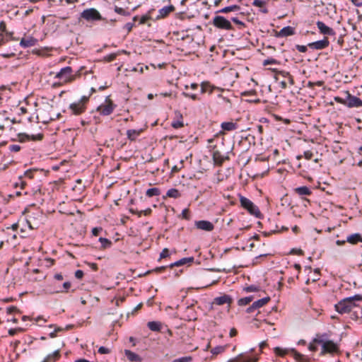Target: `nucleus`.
Segmentation results:
<instances>
[{
    "instance_id": "34",
    "label": "nucleus",
    "mask_w": 362,
    "mask_h": 362,
    "mask_svg": "<svg viewBox=\"0 0 362 362\" xmlns=\"http://www.w3.org/2000/svg\"><path fill=\"white\" fill-rule=\"evenodd\" d=\"M243 291L245 292H257L259 291V287L255 286V285H250L246 287L243 288Z\"/></svg>"
},
{
    "instance_id": "27",
    "label": "nucleus",
    "mask_w": 362,
    "mask_h": 362,
    "mask_svg": "<svg viewBox=\"0 0 362 362\" xmlns=\"http://www.w3.org/2000/svg\"><path fill=\"white\" fill-rule=\"evenodd\" d=\"M254 299L253 296H250L247 297L240 298L238 301V305L240 306H244L247 304H249L250 302H252Z\"/></svg>"
},
{
    "instance_id": "26",
    "label": "nucleus",
    "mask_w": 362,
    "mask_h": 362,
    "mask_svg": "<svg viewBox=\"0 0 362 362\" xmlns=\"http://www.w3.org/2000/svg\"><path fill=\"white\" fill-rule=\"evenodd\" d=\"M147 326L151 331L153 332H159L161 328V324L156 321L148 322Z\"/></svg>"
},
{
    "instance_id": "45",
    "label": "nucleus",
    "mask_w": 362,
    "mask_h": 362,
    "mask_svg": "<svg viewBox=\"0 0 362 362\" xmlns=\"http://www.w3.org/2000/svg\"><path fill=\"white\" fill-rule=\"evenodd\" d=\"M274 351H275L276 354L281 356H283L286 354V351L283 350L282 349H281L279 347H276L274 349Z\"/></svg>"
},
{
    "instance_id": "5",
    "label": "nucleus",
    "mask_w": 362,
    "mask_h": 362,
    "mask_svg": "<svg viewBox=\"0 0 362 362\" xmlns=\"http://www.w3.org/2000/svg\"><path fill=\"white\" fill-rule=\"evenodd\" d=\"M81 17L87 21H95L103 19L99 11L94 8L85 9L81 13Z\"/></svg>"
},
{
    "instance_id": "53",
    "label": "nucleus",
    "mask_w": 362,
    "mask_h": 362,
    "mask_svg": "<svg viewBox=\"0 0 362 362\" xmlns=\"http://www.w3.org/2000/svg\"><path fill=\"white\" fill-rule=\"evenodd\" d=\"M75 276L78 279H82L83 276V272L82 270H76L75 272Z\"/></svg>"
},
{
    "instance_id": "20",
    "label": "nucleus",
    "mask_w": 362,
    "mask_h": 362,
    "mask_svg": "<svg viewBox=\"0 0 362 362\" xmlns=\"http://www.w3.org/2000/svg\"><path fill=\"white\" fill-rule=\"evenodd\" d=\"M194 259L193 257H185V258H182L181 259L174 262L173 264H171L170 267H173L174 266L179 267V266H181V265H183L185 264H190V263H192L194 262Z\"/></svg>"
},
{
    "instance_id": "17",
    "label": "nucleus",
    "mask_w": 362,
    "mask_h": 362,
    "mask_svg": "<svg viewBox=\"0 0 362 362\" xmlns=\"http://www.w3.org/2000/svg\"><path fill=\"white\" fill-rule=\"evenodd\" d=\"M346 242L352 245L362 243V235L360 233H354L346 238Z\"/></svg>"
},
{
    "instance_id": "33",
    "label": "nucleus",
    "mask_w": 362,
    "mask_h": 362,
    "mask_svg": "<svg viewBox=\"0 0 362 362\" xmlns=\"http://www.w3.org/2000/svg\"><path fill=\"white\" fill-rule=\"evenodd\" d=\"M257 359H254L252 358H247L245 359H243L241 358V356H238V357L235 358L234 359H232L230 361V362H256Z\"/></svg>"
},
{
    "instance_id": "11",
    "label": "nucleus",
    "mask_w": 362,
    "mask_h": 362,
    "mask_svg": "<svg viewBox=\"0 0 362 362\" xmlns=\"http://www.w3.org/2000/svg\"><path fill=\"white\" fill-rule=\"evenodd\" d=\"M316 25L321 34L331 36L335 35L334 30L332 28L326 25L323 22L319 21L316 23Z\"/></svg>"
},
{
    "instance_id": "52",
    "label": "nucleus",
    "mask_w": 362,
    "mask_h": 362,
    "mask_svg": "<svg viewBox=\"0 0 362 362\" xmlns=\"http://www.w3.org/2000/svg\"><path fill=\"white\" fill-rule=\"evenodd\" d=\"M315 344L316 343L313 342V341L311 343H310L308 346V349L310 351H316L317 350V347L315 346Z\"/></svg>"
},
{
    "instance_id": "62",
    "label": "nucleus",
    "mask_w": 362,
    "mask_h": 362,
    "mask_svg": "<svg viewBox=\"0 0 362 362\" xmlns=\"http://www.w3.org/2000/svg\"><path fill=\"white\" fill-rule=\"evenodd\" d=\"M291 253L292 254H298L299 255H301L303 254V252L301 250H296V249H292L291 251Z\"/></svg>"
},
{
    "instance_id": "48",
    "label": "nucleus",
    "mask_w": 362,
    "mask_h": 362,
    "mask_svg": "<svg viewBox=\"0 0 362 362\" xmlns=\"http://www.w3.org/2000/svg\"><path fill=\"white\" fill-rule=\"evenodd\" d=\"M296 49L300 52H305L307 51V46L297 45Z\"/></svg>"
},
{
    "instance_id": "19",
    "label": "nucleus",
    "mask_w": 362,
    "mask_h": 362,
    "mask_svg": "<svg viewBox=\"0 0 362 362\" xmlns=\"http://www.w3.org/2000/svg\"><path fill=\"white\" fill-rule=\"evenodd\" d=\"M223 131H233L238 128V124L233 122H224L221 125Z\"/></svg>"
},
{
    "instance_id": "61",
    "label": "nucleus",
    "mask_w": 362,
    "mask_h": 362,
    "mask_svg": "<svg viewBox=\"0 0 362 362\" xmlns=\"http://www.w3.org/2000/svg\"><path fill=\"white\" fill-rule=\"evenodd\" d=\"M117 54H110V55L107 56V60L108 62L113 61L116 58Z\"/></svg>"
},
{
    "instance_id": "37",
    "label": "nucleus",
    "mask_w": 362,
    "mask_h": 362,
    "mask_svg": "<svg viewBox=\"0 0 362 362\" xmlns=\"http://www.w3.org/2000/svg\"><path fill=\"white\" fill-rule=\"evenodd\" d=\"M126 355L127 356L128 358L132 361H135L138 358V356L136 354L130 351H126Z\"/></svg>"
},
{
    "instance_id": "4",
    "label": "nucleus",
    "mask_w": 362,
    "mask_h": 362,
    "mask_svg": "<svg viewBox=\"0 0 362 362\" xmlns=\"http://www.w3.org/2000/svg\"><path fill=\"white\" fill-rule=\"evenodd\" d=\"M240 202L241 206L244 209H247L251 215H253L257 218L260 217L261 213L258 207L256 205H255L253 202H251L249 199L243 196H240Z\"/></svg>"
},
{
    "instance_id": "46",
    "label": "nucleus",
    "mask_w": 362,
    "mask_h": 362,
    "mask_svg": "<svg viewBox=\"0 0 362 362\" xmlns=\"http://www.w3.org/2000/svg\"><path fill=\"white\" fill-rule=\"evenodd\" d=\"M98 352L101 354H106L110 352V350L105 346H100L98 349Z\"/></svg>"
},
{
    "instance_id": "56",
    "label": "nucleus",
    "mask_w": 362,
    "mask_h": 362,
    "mask_svg": "<svg viewBox=\"0 0 362 362\" xmlns=\"http://www.w3.org/2000/svg\"><path fill=\"white\" fill-rule=\"evenodd\" d=\"M129 211H130V213H132L133 214L138 215V216H139V217L141 216V215L143 214L142 210L141 211H138V210H135V209H129Z\"/></svg>"
},
{
    "instance_id": "43",
    "label": "nucleus",
    "mask_w": 362,
    "mask_h": 362,
    "mask_svg": "<svg viewBox=\"0 0 362 362\" xmlns=\"http://www.w3.org/2000/svg\"><path fill=\"white\" fill-rule=\"evenodd\" d=\"M182 95L186 97V98H192V100H197V94L195 93H186V92H183L182 93Z\"/></svg>"
},
{
    "instance_id": "39",
    "label": "nucleus",
    "mask_w": 362,
    "mask_h": 362,
    "mask_svg": "<svg viewBox=\"0 0 362 362\" xmlns=\"http://www.w3.org/2000/svg\"><path fill=\"white\" fill-rule=\"evenodd\" d=\"M192 358L191 356H185L179 358H176L173 361V362H191Z\"/></svg>"
},
{
    "instance_id": "40",
    "label": "nucleus",
    "mask_w": 362,
    "mask_h": 362,
    "mask_svg": "<svg viewBox=\"0 0 362 362\" xmlns=\"http://www.w3.org/2000/svg\"><path fill=\"white\" fill-rule=\"evenodd\" d=\"M151 18L149 13L144 15L141 17L139 23L140 24H145L146 22Z\"/></svg>"
},
{
    "instance_id": "3",
    "label": "nucleus",
    "mask_w": 362,
    "mask_h": 362,
    "mask_svg": "<svg viewBox=\"0 0 362 362\" xmlns=\"http://www.w3.org/2000/svg\"><path fill=\"white\" fill-rule=\"evenodd\" d=\"M344 97L336 96L334 100L340 104H343L349 107H362V100L354 95H352L349 91L343 93Z\"/></svg>"
},
{
    "instance_id": "18",
    "label": "nucleus",
    "mask_w": 362,
    "mask_h": 362,
    "mask_svg": "<svg viewBox=\"0 0 362 362\" xmlns=\"http://www.w3.org/2000/svg\"><path fill=\"white\" fill-rule=\"evenodd\" d=\"M142 129H129L127 131V136L131 141H135L140 136Z\"/></svg>"
},
{
    "instance_id": "59",
    "label": "nucleus",
    "mask_w": 362,
    "mask_h": 362,
    "mask_svg": "<svg viewBox=\"0 0 362 362\" xmlns=\"http://www.w3.org/2000/svg\"><path fill=\"white\" fill-rule=\"evenodd\" d=\"M0 30L2 32H6V25L4 21L0 22Z\"/></svg>"
},
{
    "instance_id": "54",
    "label": "nucleus",
    "mask_w": 362,
    "mask_h": 362,
    "mask_svg": "<svg viewBox=\"0 0 362 362\" xmlns=\"http://www.w3.org/2000/svg\"><path fill=\"white\" fill-rule=\"evenodd\" d=\"M304 156L307 160H310V159H312V158L313 156V153L310 151H305Z\"/></svg>"
},
{
    "instance_id": "38",
    "label": "nucleus",
    "mask_w": 362,
    "mask_h": 362,
    "mask_svg": "<svg viewBox=\"0 0 362 362\" xmlns=\"http://www.w3.org/2000/svg\"><path fill=\"white\" fill-rule=\"evenodd\" d=\"M279 64V62H278L277 60H276L275 59H273V58L265 59L263 62L264 66H267L269 64Z\"/></svg>"
},
{
    "instance_id": "36",
    "label": "nucleus",
    "mask_w": 362,
    "mask_h": 362,
    "mask_svg": "<svg viewBox=\"0 0 362 362\" xmlns=\"http://www.w3.org/2000/svg\"><path fill=\"white\" fill-rule=\"evenodd\" d=\"M225 351V347L223 346H218L215 348H214L211 352L214 355L219 354Z\"/></svg>"
},
{
    "instance_id": "28",
    "label": "nucleus",
    "mask_w": 362,
    "mask_h": 362,
    "mask_svg": "<svg viewBox=\"0 0 362 362\" xmlns=\"http://www.w3.org/2000/svg\"><path fill=\"white\" fill-rule=\"evenodd\" d=\"M296 192L300 195H309L311 194V191L306 186H303L296 188Z\"/></svg>"
},
{
    "instance_id": "21",
    "label": "nucleus",
    "mask_w": 362,
    "mask_h": 362,
    "mask_svg": "<svg viewBox=\"0 0 362 362\" xmlns=\"http://www.w3.org/2000/svg\"><path fill=\"white\" fill-rule=\"evenodd\" d=\"M294 34V28L291 26L283 28L279 33V36L287 37Z\"/></svg>"
},
{
    "instance_id": "50",
    "label": "nucleus",
    "mask_w": 362,
    "mask_h": 362,
    "mask_svg": "<svg viewBox=\"0 0 362 362\" xmlns=\"http://www.w3.org/2000/svg\"><path fill=\"white\" fill-rule=\"evenodd\" d=\"M189 211L188 209H185L184 210H182V216L185 219H189Z\"/></svg>"
},
{
    "instance_id": "13",
    "label": "nucleus",
    "mask_w": 362,
    "mask_h": 362,
    "mask_svg": "<svg viewBox=\"0 0 362 362\" xmlns=\"http://www.w3.org/2000/svg\"><path fill=\"white\" fill-rule=\"evenodd\" d=\"M195 226L198 229L206 230V231H211L214 226L213 223L209 221H198L195 222Z\"/></svg>"
},
{
    "instance_id": "64",
    "label": "nucleus",
    "mask_w": 362,
    "mask_h": 362,
    "mask_svg": "<svg viewBox=\"0 0 362 362\" xmlns=\"http://www.w3.org/2000/svg\"><path fill=\"white\" fill-rule=\"evenodd\" d=\"M231 20L238 25H244V23L239 21L238 18H232Z\"/></svg>"
},
{
    "instance_id": "29",
    "label": "nucleus",
    "mask_w": 362,
    "mask_h": 362,
    "mask_svg": "<svg viewBox=\"0 0 362 362\" xmlns=\"http://www.w3.org/2000/svg\"><path fill=\"white\" fill-rule=\"evenodd\" d=\"M269 69L272 71H273L274 73H275L274 78L276 80L278 79L277 78V75L278 74L282 76L284 78H288L291 75L289 72L286 71H279V70H277L276 69Z\"/></svg>"
},
{
    "instance_id": "47",
    "label": "nucleus",
    "mask_w": 362,
    "mask_h": 362,
    "mask_svg": "<svg viewBox=\"0 0 362 362\" xmlns=\"http://www.w3.org/2000/svg\"><path fill=\"white\" fill-rule=\"evenodd\" d=\"M265 4V1L263 0H254L253 5L258 6V7H262Z\"/></svg>"
},
{
    "instance_id": "55",
    "label": "nucleus",
    "mask_w": 362,
    "mask_h": 362,
    "mask_svg": "<svg viewBox=\"0 0 362 362\" xmlns=\"http://www.w3.org/2000/svg\"><path fill=\"white\" fill-rule=\"evenodd\" d=\"M18 308L16 306H10L7 308V313L11 314L16 311H18Z\"/></svg>"
},
{
    "instance_id": "44",
    "label": "nucleus",
    "mask_w": 362,
    "mask_h": 362,
    "mask_svg": "<svg viewBox=\"0 0 362 362\" xmlns=\"http://www.w3.org/2000/svg\"><path fill=\"white\" fill-rule=\"evenodd\" d=\"M170 255V252L168 248H164L160 254V258H165Z\"/></svg>"
},
{
    "instance_id": "32",
    "label": "nucleus",
    "mask_w": 362,
    "mask_h": 362,
    "mask_svg": "<svg viewBox=\"0 0 362 362\" xmlns=\"http://www.w3.org/2000/svg\"><path fill=\"white\" fill-rule=\"evenodd\" d=\"M99 241L101 243V248L103 249L110 247L112 245V242L110 240L105 238H100Z\"/></svg>"
},
{
    "instance_id": "9",
    "label": "nucleus",
    "mask_w": 362,
    "mask_h": 362,
    "mask_svg": "<svg viewBox=\"0 0 362 362\" xmlns=\"http://www.w3.org/2000/svg\"><path fill=\"white\" fill-rule=\"evenodd\" d=\"M270 300V298L269 296L261 298L258 300L255 301L251 306L248 307L246 310L247 313H252L255 310L262 308L264 305H266Z\"/></svg>"
},
{
    "instance_id": "6",
    "label": "nucleus",
    "mask_w": 362,
    "mask_h": 362,
    "mask_svg": "<svg viewBox=\"0 0 362 362\" xmlns=\"http://www.w3.org/2000/svg\"><path fill=\"white\" fill-rule=\"evenodd\" d=\"M72 69L70 66L62 68L56 75V78L62 80L64 83L73 81L76 76L72 74Z\"/></svg>"
},
{
    "instance_id": "60",
    "label": "nucleus",
    "mask_w": 362,
    "mask_h": 362,
    "mask_svg": "<svg viewBox=\"0 0 362 362\" xmlns=\"http://www.w3.org/2000/svg\"><path fill=\"white\" fill-rule=\"evenodd\" d=\"M88 101V97L83 96L78 103H81V104H83L86 106V104Z\"/></svg>"
},
{
    "instance_id": "15",
    "label": "nucleus",
    "mask_w": 362,
    "mask_h": 362,
    "mask_svg": "<svg viewBox=\"0 0 362 362\" xmlns=\"http://www.w3.org/2000/svg\"><path fill=\"white\" fill-rule=\"evenodd\" d=\"M19 141L21 142H23L27 140H32V141H40L43 138V134H38L36 135H28L26 134H18Z\"/></svg>"
},
{
    "instance_id": "8",
    "label": "nucleus",
    "mask_w": 362,
    "mask_h": 362,
    "mask_svg": "<svg viewBox=\"0 0 362 362\" xmlns=\"http://www.w3.org/2000/svg\"><path fill=\"white\" fill-rule=\"evenodd\" d=\"M115 105L110 100H106L104 104L100 105L97 110L102 115H110L114 110Z\"/></svg>"
},
{
    "instance_id": "31",
    "label": "nucleus",
    "mask_w": 362,
    "mask_h": 362,
    "mask_svg": "<svg viewBox=\"0 0 362 362\" xmlns=\"http://www.w3.org/2000/svg\"><path fill=\"white\" fill-rule=\"evenodd\" d=\"M166 194L168 197L173 198H178L180 197V193L177 189L175 188H172L168 190Z\"/></svg>"
},
{
    "instance_id": "58",
    "label": "nucleus",
    "mask_w": 362,
    "mask_h": 362,
    "mask_svg": "<svg viewBox=\"0 0 362 362\" xmlns=\"http://www.w3.org/2000/svg\"><path fill=\"white\" fill-rule=\"evenodd\" d=\"M294 356H295V358L298 361L300 360V358H304V356L297 351H294Z\"/></svg>"
},
{
    "instance_id": "23",
    "label": "nucleus",
    "mask_w": 362,
    "mask_h": 362,
    "mask_svg": "<svg viewBox=\"0 0 362 362\" xmlns=\"http://www.w3.org/2000/svg\"><path fill=\"white\" fill-rule=\"evenodd\" d=\"M213 159L218 165H221L228 157L223 156L218 151H214L213 153Z\"/></svg>"
},
{
    "instance_id": "42",
    "label": "nucleus",
    "mask_w": 362,
    "mask_h": 362,
    "mask_svg": "<svg viewBox=\"0 0 362 362\" xmlns=\"http://www.w3.org/2000/svg\"><path fill=\"white\" fill-rule=\"evenodd\" d=\"M183 126H184V124H183L182 121H180V120L174 121L172 123V127H174L175 129H178V128L182 127Z\"/></svg>"
},
{
    "instance_id": "12",
    "label": "nucleus",
    "mask_w": 362,
    "mask_h": 362,
    "mask_svg": "<svg viewBox=\"0 0 362 362\" xmlns=\"http://www.w3.org/2000/svg\"><path fill=\"white\" fill-rule=\"evenodd\" d=\"M71 113L75 115H79L86 110V106L81 103H74L69 105Z\"/></svg>"
},
{
    "instance_id": "7",
    "label": "nucleus",
    "mask_w": 362,
    "mask_h": 362,
    "mask_svg": "<svg viewBox=\"0 0 362 362\" xmlns=\"http://www.w3.org/2000/svg\"><path fill=\"white\" fill-rule=\"evenodd\" d=\"M213 25L219 29L230 30L233 29L230 22L221 16H216L213 18Z\"/></svg>"
},
{
    "instance_id": "16",
    "label": "nucleus",
    "mask_w": 362,
    "mask_h": 362,
    "mask_svg": "<svg viewBox=\"0 0 362 362\" xmlns=\"http://www.w3.org/2000/svg\"><path fill=\"white\" fill-rule=\"evenodd\" d=\"M232 302H233L232 298L230 296L226 295V294L223 295L221 296H219V297H216L214 300V303L218 305H221L225 303H228L230 305L232 303Z\"/></svg>"
},
{
    "instance_id": "30",
    "label": "nucleus",
    "mask_w": 362,
    "mask_h": 362,
    "mask_svg": "<svg viewBox=\"0 0 362 362\" xmlns=\"http://www.w3.org/2000/svg\"><path fill=\"white\" fill-rule=\"evenodd\" d=\"M146 194L148 197H152L153 196H158L160 194V190L158 188H156V187L150 188V189H147Z\"/></svg>"
},
{
    "instance_id": "57",
    "label": "nucleus",
    "mask_w": 362,
    "mask_h": 362,
    "mask_svg": "<svg viewBox=\"0 0 362 362\" xmlns=\"http://www.w3.org/2000/svg\"><path fill=\"white\" fill-rule=\"evenodd\" d=\"M124 300H125L124 296L119 297L116 300L115 304L117 306H119V305L121 303H122Z\"/></svg>"
},
{
    "instance_id": "2",
    "label": "nucleus",
    "mask_w": 362,
    "mask_h": 362,
    "mask_svg": "<svg viewBox=\"0 0 362 362\" xmlns=\"http://www.w3.org/2000/svg\"><path fill=\"white\" fill-rule=\"evenodd\" d=\"M355 300H362V296L357 294L344 298L335 305V309L340 314L349 313L356 306Z\"/></svg>"
},
{
    "instance_id": "25",
    "label": "nucleus",
    "mask_w": 362,
    "mask_h": 362,
    "mask_svg": "<svg viewBox=\"0 0 362 362\" xmlns=\"http://www.w3.org/2000/svg\"><path fill=\"white\" fill-rule=\"evenodd\" d=\"M240 10V7L237 5H232L229 6H226L221 10H219L218 13H229V12H238Z\"/></svg>"
},
{
    "instance_id": "24",
    "label": "nucleus",
    "mask_w": 362,
    "mask_h": 362,
    "mask_svg": "<svg viewBox=\"0 0 362 362\" xmlns=\"http://www.w3.org/2000/svg\"><path fill=\"white\" fill-rule=\"evenodd\" d=\"M60 350L57 349L53 353L48 354L45 358L49 362H55L60 358Z\"/></svg>"
},
{
    "instance_id": "35",
    "label": "nucleus",
    "mask_w": 362,
    "mask_h": 362,
    "mask_svg": "<svg viewBox=\"0 0 362 362\" xmlns=\"http://www.w3.org/2000/svg\"><path fill=\"white\" fill-rule=\"evenodd\" d=\"M115 11L119 14V15H122V16H130V13L125 11L124 9H123L122 8H120V7H118L117 6H115V8H114Z\"/></svg>"
},
{
    "instance_id": "22",
    "label": "nucleus",
    "mask_w": 362,
    "mask_h": 362,
    "mask_svg": "<svg viewBox=\"0 0 362 362\" xmlns=\"http://www.w3.org/2000/svg\"><path fill=\"white\" fill-rule=\"evenodd\" d=\"M175 10V7L173 5L168 6H164L159 10V16L161 18L166 17L170 13Z\"/></svg>"
},
{
    "instance_id": "49",
    "label": "nucleus",
    "mask_w": 362,
    "mask_h": 362,
    "mask_svg": "<svg viewBox=\"0 0 362 362\" xmlns=\"http://www.w3.org/2000/svg\"><path fill=\"white\" fill-rule=\"evenodd\" d=\"M102 231V228H93L92 229V234L94 235V236H98L100 233Z\"/></svg>"
},
{
    "instance_id": "51",
    "label": "nucleus",
    "mask_w": 362,
    "mask_h": 362,
    "mask_svg": "<svg viewBox=\"0 0 362 362\" xmlns=\"http://www.w3.org/2000/svg\"><path fill=\"white\" fill-rule=\"evenodd\" d=\"M134 25V23H127L124 28L127 30V33H129L132 30Z\"/></svg>"
},
{
    "instance_id": "10",
    "label": "nucleus",
    "mask_w": 362,
    "mask_h": 362,
    "mask_svg": "<svg viewBox=\"0 0 362 362\" xmlns=\"http://www.w3.org/2000/svg\"><path fill=\"white\" fill-rule=\"evenodd\" d=\"M329 44V42L327 37H325L323 40L309 43L308 46L311 49L320 50L327 47Z\"/></svg>"
},
{
    "instance_id": "63",
    "label": "nucleus",
    "mask_w": 362,
    "mask_h": 362,
    "mask_svg": "<svg viewBox=\"0 0 362 362\" xmlns=\"http://www.w3.org/2000/svg\"><path fill=\"white\" fill-rule=\"evenodd\" d=\"M351 2L357 7L362 6V2L360 0H351Z\"/></svg>"
},
{
    "instance_id": "14",
    "label": "nucleus",
    "mask_w": 362,
    "mask_h": 362,
    "mask_svg": "<svg viewBox=\"0 0 362 362\" xmlns=\"http://www.w3.org/2000/svg\"><path fill=\"white\" fill-rule=\"evenodd\" d=\"M37 40L32 36H29L26 38L23 37L21 40L20 45L22 47H30L36 45Z\"/></svg>"
},
{
    "instance_id": "1",
    "label": "nucleus",
    "mask_w": 362,
    "mask_h": 362,
    "mask_svg": "<svg viewBox=\"0 0 362 362\" xmlns=\"http://www.w3.org/2000/svg\"><path fill=\"white\" fill-rule=\"evenodd\" d=\"M327 334L325 333L322 334H317L315 338L313 339V342L322 345L320 355H325V354H334L339 351L337 344L334 343L332 340L327 339Z\"/></svg>"
},
{
    "instance_id": "41",
    "label": "nucleus",
    "mask_w": 362,
    "mask_h": 362,
    "mask_svg": "<svg viewBox=\"0 0 362 362\" xmlns=\"http://www.w3.org/2000/svg\"><path fill=\"white\" fill-rule=\"evenodd\" d=\"M8 148L11 151H13V152H18L21 147V146L18 145V144H13V145H10L8 146Z\"/></svg>"
}]
</instances>
